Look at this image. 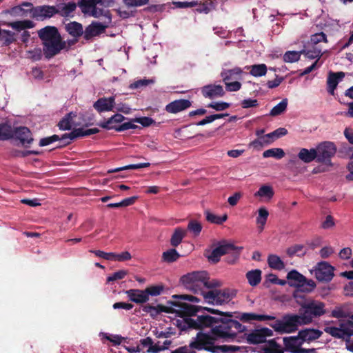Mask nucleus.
I'll return each instance as SVG.
<instances>
[{"label":"nucleus","instance_id":"nucleus-1","mask_svg":"<svg viewBox=\"0 0 353 353\" xmlns=\"http://www.w3.org/2000/svg\"><path fill=\"white\" fill-rule=\"evenodd\" d=\"M226 317L215 318L202 315L192 318L181 317L176 319V325L181 330L199 329L200 331L192 338L189 345L176 348L171 353H196L194 350L215 352L220 347L216 343L219 341L233 340L238 332H242L245 327L239 321L231 319V313H225Z\"/></svg>","mask_w":353,"mask_h":353},{"label":"nucleus","instance_id":"nucleus-2","mask_svg":"<svg viewBox=\"0 0 353 353\" xmlns=\"http://www.w3.org/2000/svg\"><path fill=\"white\" fill-rule=\"evenodd\" d=\"M325 313V305L323 302L308 299L301 304L299 314L285 315L281 320H276L269 325L278 333H291L296 330L299 325L309 324L314 319L319 318Z\"/></svg>","mask_w":353,"mask_h":353},{"label":"nucleus","instance_id":"nucleus-3","mask_svg":"<svg viewBox=\"0 0 353 353\" xmlns=\"http://www.w3.org/2000/svg\"><path fill=\"white\" fill-rule=\"evenodd\" d=\"M38 36L42 41L43 52L47 59L55 56L65 46L57 28L46 26L38 31Z\"/></svg>","mask_w":353,"mask_h":353},{"label":"nucleus","instance_id":"nucleus-4","mask_svg":"<svg viewBox=\"0 0 353 353\" xmlns=\"http://www.w3.org/2000/svg\"><path fill=\"white\" fill-rule=\"evenodd\" d=\"M181 281L187 290L200 294L204 297L207 290L219 286L218 281H209L208 274L205 271L193 272L181 277Z\"/></svg>","mask_w":353,"mask_h":353},{"label":"nucleus","instance_id":"nucleus-5","mask_svg":"<svg viewBox=\"0 0 353 353\" xmlns=\"http://www.w3.org/2000/svg\"><path fill=\"white\" fill-rule=\"evenodd\" d=\"M236 296V291L228 288L218 290L210 289L204 294L206 303L221 305L229 303Z\"/></svg>","mask_w":353,"mask_h":353},{"label":"nucleus","instance_id":"nucleus-6","mask_svg":"<svg viewBox=\"0 0 353 353\" xmlns=\"http://www.w3.org/2000/svg\"><path fill=\"white\" fill-rule=\"evenodd\" d=\"M286 279L290 286L299 288L303 292H311L316 288V283L313 280H307L305 276L296 270L290 271Z\"/></svg>","mask_w":353,"mask_h":353},{"label":"nucleus","instance_id":"nucleus-7","mask_svg":"<svg viewBox=\"0 0 353 353\" xmlns=\"http://www.w3.org/2000/svg\"><path fill=\"white\" fill-rule=\"evenodd\" d=\"M105 4L103 0H81L79 6L85 14L94 17H100L101 16H107L106 10L101 9L97 7V5Z\"/></svg>","mask_w":353,"mask_h":353},{"label":"nucleus","instance_id":"nucleus-8","mask_svg":"<svg viewBox=\"0 0 353 353\" xmlns=\"http://www.w3.org/2000/svg\"><path fill=\"white\" fill-rule=\"evenodd\" d=\"M315 150H316L317 161L330 164L331 158L336 154V147L333 142L323 141L319 143Z\"/></svg>","mask_w":353,"mask_h":353},{"label":"nucleus","instance_id":"nucleus-9","mask_svg":"<svg viewBox=\"0 0 353 353\" xmlns=\"http://www.w3.org/2000/svg\"><path fill=\"white\" fill-rule=\"evenodd\" d=\"M241 250V247H236L231 243L222 241L211 252H208L206 256L210 261L216 263L220 260L221 256L231 252H240Z\"/></svg>","mask_w":353,"mask_h":353},{"label":"nucleus","instance_id":"nucleus-10","mask_svg":"<svg viewBox=\"0 0 353 353\" xmlns=\"http://www.w3.org/2000/svg\"><path fill=\"white\" fill-rule=\"evenodd\" d=\"M31 17L38 21H43L57 13V8L50 6H37L29 10Z\"/></svg>","mask_w":353,"mask_h":353},{"label":"nucleus","instance_id":"nucleus-11","mask_svg":"<svg viewBox=\"0 0 353 353\" xmlns=\"http://www.w3.org/2000/svg\"><path fill=\"white\" fill-rule=\"evenodd\" d=\"M283 343L285 350L290 352L305 353V352H306V349L301 347V345L304 343L302 341L299 333L297 336L284 337Z\"/></svg>","mask_w":353,"mask_h":353},{"label":"nucleus","instance_id":"nucleus-12","mask_svg":"<svg viewBox=\"0 0 353 353\" xmlns=\"http://www.w3.org/2000/svg\"><path fill=\"white\" fill-rule=\"evenodd\" d=\"M316 278L321 281H330L333 278V268L326 262L319 263L314 270Z\"/></svg>","mask_w":353,"mask_h":353},{"label":"nucleus","instance_id":"nucleus-13","mask_svg":"<svg viewBox=\"0 0 353 353\" xmlns=\"http://www.w3.org/2000/svg\"><path fill=\"white\" fill-rule=\"evenodd\" d=\"M96 256L108 261L123 262L132 259L130 253L128 251L117 254L114 252H105L101 250H91Z\"/></svg>","mask_w":353,"mask_h":353},{"label":"nucleus","instance_id":"nucleus-14","mask_svg":"<svg viewBox=\"0 0 353 353\" xmlns=\"http://www.w3.org/2000/svg\"><path fill=\"white\" fill-rule=\"evenodd\" d=\"M107 28L108 25L104 23L92 22L85 28L83 37L86 40H90L103 33Z\"/></svg>","mask_w":353,"mask_h":353},{"label":"nucleus","instance_id":"nucleus-15","mask_svg":"<svg viewBox=\"0 0 353 353\" xmlns=\"http://www.w3.org/2000/svg\"><path fill=\"white\" fill-rule=\"evenodd\" d=\"M12 138L19 140L23 145L30 144L33 141V138L30 130L24 126L17 127L12 130Z\"/></svg>","mask_w":353,"mask_h":353},{"label":"nucleus","instance_id":"nucleus-16","mask_svg":"<svg viewBox=\"0 0 353 353\" xmlns=\"http://www.w3.org/2000/svg\"><path fill=\"white\" fill-rule=\"evenodd\" d=\"M114 97L100 98L93 104L94 108L99 113L112 111L114 110Z\"/></svg>","mask_w":353,"mask_h":353},{"label":"nucleus","instance_id":"nucleus-17","mask_svg":"<svg viewBox=\"0 0 353 353\" xmlns=\"http://www.w3.org/2000/svg\"><path fill=\"white\" fill-rule=\"evenodd\" d=\"M201 93L205 98L214 99L223 97L225 91L221 85L209 84L201 88Z\"/></svg>","mask_w":353,"mask_h":353},{"label":"nucleus","instance_id":"nucleus-18","mask_svg":"<svg viewBox=\"0 0 353 353\" xmlns=\"http://www.w3.org/2000/svg\"><path fill=\"white\" fill-rule=\"evenodd\" d=\"M190 106V101L188 99H179L168 103L165 106V110L169 113L176 114L188 109Z\"/></svg>","mask_w":353,"mask_h":353},{"label":"nucleus","instance_id":"nucleus-19","mask_svg":"<svg viewBox=\"0 0 353 353\" xmlns=\"http://www.w3.org/2000/svg\"><path fill=\"white\" fill-rule=\"evenodd\" d=\"M129 299L136 303H145L149 301L145 290L131 289L125 292Z\"/></svg>","mask_w":353,"mask_h":353},{"label":"nucleus","instance_id":"nucleus-20","mask_svg":"<svg viewBox=\"0 0 353 353\" xmlns=\"http://www.w3.org/2000/svg\"><path fill=\"white\" fill-rule=\"evenodd\" d=\"M239 319L244 322L273 321L272 323H274L276 320L274 315L257 314L255 313H242Z\"/></svg>","mask_w":353,"mask_h":353},{"label":"nucleus","instance_id":"nucleus-21","mask_svg":"<svg viewBox=\"0 0 353 353\" xmlns=\"http://www.w3.org/2000/svg\"><path fill=\"white\" fill-rule=\"evenodd\" d=\"M125 117L121 114H115L107 120L101 121L98 125L102 128L106 130H115L117 128V124L122 123Z\"/></svg>","mask_w":353,"mask_h":353},{"label":"nucleus","instance_id":"nucleus-22","mask_svg":"<svg viewBox=\"0 0 353 353\" xmlns=\"http://www.w3.org/2000/svg\"><path fill=\"white\" fill-rule=\"evenodd\" d=\"M243 70L239 67H235L232 69L227 70L223 69L221 72V77L223 82L241 80Z\"/></svg>","mask_w":353,"mask_h":353},{"label":"nucleus","instance_id":"nucleus-23","mask_svg":"<svg viewBox=\"0 0 353 353\" xmlns=\"http://www.w3.org/2000/svg\"><path fill=\"white\" fill-rule=\"evenodd\" d=\"M1 25L7 26L12 28L13 30H15L18 32L21 30H24L26 29H31L34 27V23L31 20H22V21H16L13 22H1Z\"/></svg>","mask_w":353,"mask_h":353},{"label":"nucleus","instance_id":"nucleus-24","mask_svg":"<svg viewBox=\"0 0 353 353\" xmlns=\"http://www.w3.org/2000/svg\"><path fill=\"white\" fill-rule=\"evenodd\" d=\"M32 4L29 2H23L19 6H14L10 9L4 11V13L10 14L12 17H24L27 16L28 11L23 7H32Z\"/></svg>","mask_w":353,"mask_h":353},{"label":"nucleus","instance_id":"nucleus-25","mask_svg":"<svg viewBox=\"0 0 353 353\" xmlns=\"http://www.w3.org/2000/svg\"><path fill=\"white\" fill-rule=\"evenodd\" d=\"M344 76H345V74L342 72H337V73H333V72L330 73L328 78H327V92L330 94H332V95L334 94L335 88H336L339 82L341 79H343Z\"/></svg>","mask_w":353,"mask_h":353},{"label":"nucleus","instance_id":"nucleus-26","mask_svg":"<svg viewBox=\"0 0 353 353\" xmlns=\"http://www.w3.org/2000/svg\"><path fill=\"white\" fill-rule=\"evenodd\" d=\"M331 316L336 319L350 318L353 319V314L350 311L347 305L336 306L331 313Z\"/></svg>","mask_w":353,"mask_h":353},{"label":"nucleus","instance_id":"nucleus-27","mask_svg":"<svg viewBox=\"0 0 353 353\" xmlns=\"http://www.w3.org/2000/svg\"><path fill=\"white\" fill-rule=\"evenodd\" d=\"M269 216V212L265 207H261L257 210L256 223L259 232H262L265 226Z\"/></svg>","mask_w":353,"mask_h":353},{"label":"nucleus","instance_id":"nucleus-28","mask_svg":"<svg viewBox=\"0 0 353 353\" xmlns=\"http://www.w3.org/2000/svg\"><path fill=\"white\" fill-rule=\"evenodd\" d=\"M299 334L303 343L310 342L319 339L322 332L316 329H305L300 331Z\"/></svg>","mask_w":353,"mask_h":353},{"label":"nucleus","instance_id":"nucleus-29","mask_svg":"<svg viewBox=\"0 0 353 353\" xmlns=\"http://www.w3.org/2000/svg\"><path fill=\"white\" fill-rule=\"evenodd\" d=\"M316 150L314 148H301L298 154V157L304 163H310L316 159Z\"/></svg>","mask_w":353,"mask_h":353},{"label":"nucleus","instance_id":"nucleus-30","mask_svg":"<svg viewBox=\"0 0 353 353\" xmlns=\"http://www.w3.org/2000/svg\"><path fill=\"white\" fill-rule=\"evenodd\" d=\"M268 263L270 268L276 270H282L285 268V263L280 256L276 254H269L268 256Z\"/></svg>","mask_w":353,"mask_h":353},{"label":"nucleus","instance_id":"nucleus-31","mask_svg":"<svg viewBox=\"0 0 353 353\" xmlns=\"http://www.w3.org/2000/svg\"><path fill=\"white\" fill-rule=\"evenodd\" d=\"M274 190L270 185H262L259 190L255 192L254 196L261 197L263 201H270L274 196Z\"/></svg>","mask_w":353,"mask_h":353},{"label":"nucleus","instance_id":"nucleus-32","mask_svg":"<svg viewBox=\"0 0 353 353\" xmlns=\"http://www.w3.org/2000/svg\"><path fill=\"white\" fill-rule=\"evenodd\" d=\"M186 232V230L181 228H175L170 239L171 245L174 247L178 246L185 237Z\"/></svg>","mask_w":353,"mask_h":353},{"label":"nucleus","instance_id":"nucleus-33","mask_svg":"<svg viewBox=\"0 0 353 353\" xmlns=\"http://www.w3.org/2000/svg\"><path fill=\"white\" fill-rule=\"evenodd\" d=\"M301 52L302 54H304L307 58L310 59H316L317 61L323 54L321 49L319 48L316 46H312V48H305L304 50H301Z\"/></svg>","mask_w":353,"mask_h":353},{"label":"nucleus","instance_id":"nucleus-34","mask_svg":"<svg viewBox=\"0 0 353 353\" xmlns=\"http://www.w3.org/2000/svg\"><path fill=\"white\" fill-rule=\"evenodd\" d=\"M246 278H247L248 283L250 285L256 286L261 282V271L258 269L249 271L246 274Z\"/></svg>","mask_w":353,"mask_h":353},{"label":"nucleus","instance_id":"nucleus-35","mask_svg":"<svg viewBox=\"0 0 353 353\" xmlns=\"http://www.w3.org/2000/svg\"><path fill=\"white\" fill-rule=\"evenodd\" d=\"M288 100L287 98L282 99L277 105L274 106L270 110L269 115L272 117H276L285 112L287 110Z\"/></svg>","mask_w":353,"mask_h":353},{"label":"nucleus","instance_id":"nucleus-36","mask_svg":"<svg viewBox=\"0 0 353 353\" xmlns=\"http://www.w3.org/2000/svg\"><path fill=\"white\" fill-rule=\"evenodd\" d=\"M77 6L74 2L67 3H60L57 5V13H60L62 16H68L76 9Z\"/></svg>","mask_w":353,"mask_h":353},{"label":"nucleus","instance_id":"nucleus-37","mask_svg":"<svg viewBox=\"0 0 353 353\" xmlns=\"http://www.w3.org/2000/svg\"><path fill=\"white\" fill-rule=\"evenodd\" d=\"M67 32L74 37L83 34V27L77 22H71L65 26Z\"/></svg>","mask_w":353,"mask_h":353},{"label":"nucleus","instance_id":"nucleus-38","mask_svg":"<svg viewBox=\"0 0 353 353\" xmlns=\"http://www.w3.org/2000/svg\"><path fill=\"white\" fill-rule=\"evenodd\" d=\"M247 341L251 344H259L265 342L260 330H256L247 335Z\"/></svg>","mask_w":353,"mask_h":353},{"label":"nucleus","instance_id":"nucleus-39","mask_svg":"<svg viewBox=\"0 0 353 353\" xmlns=\"http://www.w3.org/2000/svg\"><path fill=\"white\" fill-rule=\"evenodd\" d=\"M285 152L283 149L274 148L264 151L263 157L264 158L272 157L276 159H281L285 157Z\"/></svg>","mask_w":353,"mask_h":353},{"label":"nucleus","instance_id":"nucleus-40","mask_svg":"<svg viewBox=\"0 0 353 353\" xmlns=\"http://www.w3.org/2000/svg\"><path fill=\"white\" fill-rule=\"evenodd\" d=\"M74 116L75 114L72 112L68 113L59 123V128L63 130H70L74 124V121H72V119Z\"/></svg>","mask_w":353,"mask_h":353},{"label":"nucleus","instance_id":"nucleus-41","mask_svg":"<svg viewBox=\"0 0 353 353\" xmlns=\"http://www.w3.org/2000/svg\"><path fill=\"white\" fill-rule=\"evenodd\" d=\"M247 68H250V74L255 77L264 76L267 72V66L263 63L252 65Z\"/></svg>","mask_w":353,"mask_h":353},{"label":"nucleus","instance_id":"nucleus-42","mask_svg":"<svg viewBox=\"0 0 353 353\" xmlns=\"http://www.w3.org/2000/svg\"><path fill=\"white\" fill-rule=\"evenodd\" d=\"M150 163H137V164H130L123 167H119L114 169H111L108 171V173H113L117 172L122 170H136V169H140L143 168H147L150 166Z\"/></svg>","mask_w":353,"mask_h":353},{"label":"nucleus","instance_id":"nucleus-43","mask_svg":"<svg viewBox=\"0 0 353 353\" xmlns=\"http://www.w3.org/2000/svg\"><path fill=\"white\" fill-rule=\"evenodd\" d=\"M139 345L145 350V353H156L158 350L152 349L153 340L150 337H145L139 341Z\"/></svg>","mask_w":353,"mask_h":353},{"label":"nucleus","instance_id":"nucleus-44","mask_svg":"<svg viewBox=\"0 0 353 353\" xmlns=\"http://www.w3.org/2000/svg\"><path fill=\"white\" fill-rule=\"evenodd\" d=\"M325 332L332 336L339 338V339H345L344 332L343 330V327H341V323L339 325V327L334 326H328L325 328Z\"/></svg>","mask_w":353,"mask_h":353},{"label":"nucleus","instance_id":"nucleus-45","mask_svg":"<svg viewBox=\"0 0 353 353\" xmlns=\"http://www.w3.org/2000/svg\"><path fill=\"white\" fill-rule=\"evenodd\" d=\"M12 138V129L10 125L0 123V140H8Z\"/></svg>","mask_w":353,"mask_h":353},{"label":"nucleus","instance_id":"nucleus-46","mask_svg":"<svg viewBox=\"0 0 353 353\" xmlns=\"http://www.w3.org/2000/svg\"><path fill=\"white\" fill-rule=\"evenodd\" d=\"M301 54V51H287L283 59L286 63H294L299 60Z\"/></svg>","mask_w":353,"mask_h":353},{"label":"nucleus","instance_id":"nucleus-47","mask_svg":"<svg viewBox=\"0 0 353 353\" xmlns=\"http://www.w3.org/2000/svg\"><path fill=\"white\" fill-rule=\"evenodd\" d=\"M205 214L206 220L212 223L221 224L228 219L227 214H224L223 216H218L209 211H206Z\"/></svg>","mask_w":353,"mask_h":353},{"label":"nucleus","instance_id":"nucleus-48","mask_svg":"<svg viewBox=\"0 0 353 353\" xmlns=\"http://www.w3.org/2000/svg\"><path fill=\"white\" fill-rule=\"evenodd\" d=\"M188 230L194 236H198L202 230V225L199 221L191 220L188 223Z\"/></svg>","mask_w":353,"mask_h":353},{"label":"nucleus","instance_id":"nucleus-49","mask_svg":"<svg viewBox=\"0 0 353 353\" xmlns=\"http://www.w3.org/2000/svg\"><path fill=\"white\" fill-rule=\"evenodd\" d=\"M98 128H90V129H86L84 130L83 128H79L77 130H75L74 132H72V134L73 137H85L94 134H97L99 132Z\"/></svg>","mask_w":353,"mask_h":353},{"label":"nucleus","instance_id":"nucleus-50","mask_svg":"<svg viewBox=\"0 0 353 353\" xmlns=\"http://www.w3.org/2000/svg\"><path fill=\"white\" fill-rule=\"evenodd\" d=\"M179 257V254L175 249H170L162 254L163 260L169 263L176 261Z\"/></svg>","mask_w":353,"mask_h":353},{"label":"nucleus","instance_id":"nucleus-51","mask_svg":"<svg viewBox=\"0 0 353 353\" xmlns=\"http://www.w3.org/2000/svg\"><path fill=\"white\" fill-rule=\"evenodd\" d=\"M341 327L344 332L345 338L353 336V319L341 322Z\"/></svg>","mask_w":353,"mask_h":353},{"label":"nucleus","instance_id":"nucleus-52","mask_svg":"<svg viewBox=\"0 0 353 353\" xmlns=\"http://www.w3.org/2000/svg\"><path fill=\"white\" fill-rule=\"evenodd\" d=\"M286 253L290 257H292L295 255H303L305 252L303 251V246L302 245H294L288 248L286 250Z\"/></svg>","mask_w":353,"mask_h":353},{"label":"nucleus","instance_id":"nucleus-53","mask_svg":"<svg viewBox=\"0 0 353 353\" xmlns=\"http://www.w3.org/2000/svg\"><path fill=\"white\" fill-rule=\"evenodd\" d=\"M164 287L162 285H151L145 289L147 296H157L160 295L163 291Z\"/></svg>","mask_w":353,"mask_h":353},{"label":"nucleus","instance_id":"nucleus-54","mask_svg":"<svg viewBox=\"0 0 353 353\" xmlns=\"http://www.w3.org/2000/svg\"><path fill=\"white\" fill-rule=\"evenodd\" d=\"M0 40L5 44H10L14 41V33L10 30L0 29Z\"/></svg>","mask_w":353,"mask_h":353},{"label":"nucleus","instance_id":"nucleus-55","mask_svg":"<svg viewBox=\"0 0 353 353\" xmlns=\"http://www.w3.org/2000/svg\"><path fill=\"white\" fill-rule=\"evenodd\" d=\"M43 52L41 48H37L27 52L28 58L32 61H39L42 58Z\"/></svg>","mask_w":353,"mask_h":353},{"label":"nucleus","instance_id":"nucleus-56","mask_svg":"<svg viewBox=\"0 0 353 353\" xmlns=\"http://www.w3.org/2000/svg\"><path fill=\"white\" fill-rule=\"evenodd\" d=\"M128 274V272L125 270H119L107 277V282H112L117 280L123 279Z\"/></svg>","mask_w":353,"mask_h":353},{"label":"nucleus","instance_id":"nucleus-57","mask_svg":"<svg viewBox=\"0 0 353 353\" xmlns=\"http://www.w3.org/2000/svg\"><path fill=\"white\" fill-rule=\"evenodd\" d=\"M154 82L153 79H140L134 81L131 83L130 85V88L131 89H138L143 87H145L149 84H152Z\"/></svg>","mask_w":353,"mask_h":353},{"label":"nucleus","instance_id":"nucleus-58","mask_svg":"<svg viewBox=\"0 0 353 353\" xmlns=\"http://www.w3.org/2000/svg\"><path fill=\"white\" fill-rule=\"evenodd\" d=\"M173 297L174 299H176L179 300L189 301L192 303H198L201 301L198 297L193 296V295H189V294L174 295V296H173Z\"/></svg>","mask_w":353,"mask_h":353},{"label":"nucleus","instance_id":"nucleus-59","mask_svg":"<svg viewBox=\"0 0 353 353\" xmlns=\"http://www.w3.org/2000/svg\"><path fill=\"white\" fill-rule=\"evenodd\" d=\"M134 123H137L134 120L123 123L118 125L117 128H116V131L123 132L130 129H136L138 126Z\"/></svg>","mask_w":353,"mask_h":353},{"label":"nucleus","instance_id":"nucleus-60","mask_svg":"<svg viewBox=\"0 0 353 353\" xmlns=\"http://www.w3.org/2000/svg\"><path fill=\"white\" fill-rule=\"evenodd\" d=\"M230 104L226 102H212L208 105V108H211L216 111H223L230 107Z\"/></svg>","mask_w":353,"mask_h":353},{"label":"nucleus","instance_id":"nucleus-61","mask_svg":"<svg viewBox=\"0 0 353 353\" xmlns=\"http://www.w3.org/2000/svg\"><path fill=\"white\" fill-rule=\"evenodd\" d=\"M321 41L327 42L326 35L323 32L316 33L310 38L312 45H316Z\"/></svg>","mask_w":353,"mask_h":353},{"label":"nucleus","instance_id":"nucleus-62","mask_svg":"<svg viewBox=\"0 0 353 353\" xmlns=\"http://www.w3.org/2000/svg\"><path fill=\"white\" fill-rule=\"evenodd\" d=\"M266 281L269 283L277 284L279 285H285L287 283V281L284 279H279L276 274H269L266 276Z\"/></svg>","mask_w":353,"mask_h":353},{"label":"nucleus","instance_id":"nucleus-63","mask_svg":"<svg viewBox=\"0 0 353 353\" xmlns=\"http://www.w3.org/2000/svg\"><path fill=\"white\" fill-rule=\"evenodd\" d=\"M225 85V88L229 92H236L241 89V83L239 81V80L234 81L232 82L227 81L224 82Z\"/></svg>","mask_w":353,"mask_h":353},{"label":"nucleus","instance_id":"nucleus-64","mask_svg":"<svg viewBox=\"0 0 353 353\" xmlns=\"http://www.w3.org/2000/svg\"><path fill=\"white\" fill-rule=\"evenodd\" d=\"M58 140H59V137L57 135L43 138L39 141V145L41 147L46 146Z\"/></svg>","mask_w":353,"mask_h":353}]
</instances>
